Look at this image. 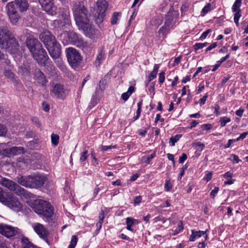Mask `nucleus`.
<instances>
[{
  "mask_svg": "<svg viewBox=\"0 0 248 248\" xmlns=\"http://www.w3.org/2000/svg\"><path fill=\"white\" fill-rule=\"evenodd\" d=\"M54 24L55 26H58L60 30L64 31L60 34V39L64 45L71 44L83 50H87L90 47V44L84 42L80 36L70 30V20L68 16L65 15L62 21L55 20Z\"/></svg>",
  "mask_w": 248,
  "mask_h": 248,
  "instance_id": "f257e3e1",
  "label": "nucleus"
},
{
  "mask_svg": "<svg viewBox=\"0 0 248 248\" xmlns=\"http://www.w3.org/2000/svg\"><path fill=\"white\" fill-rule=\"evenodd\" d=\"M73 12L76 24L79 29L82 30L87 36L91 37L95 33V30L89 23L87 11L83 3H75L73 5Z\"/></svg>",
  "mask_w": 248,
  "mask_h": 248,
  "instance_id": "f03ea898",
  "label": "nucleus"
},
{
  "mask_svg": "<svg viewBox=\"0 0 248 248\" xmlns=\"http://www.w3.org/2000/svg\"><path fill=\"white\" fill-rule=\"evenodd\" d=\"M40 39L44 44L50 56L56 60L60 68L63 67V62L60 55L61 46L56 41L55 37L48 31H44L40 35Z\"/></svg>",
  "mask_w": 248,
  "mask_h": 248,
  "instance_id": "7ed1b4c3",
  "label": "nucleus"
},
{
  "mask_svg": "<svg viewBox=\"0 0 248 248\" xmlns=\"http://www.w3.org/2000/svg\"><path fill=\"white\" fill-rule=\"evenodd\" d=\"M26 46L38 64L45 66L48 57L41 44L37 39L30 38L27 39Z\"/></svg>",
  "mask_w": 248,
  "mask_h": 248,
  "instance_id": "20e7f679",
  "label": "nucleus"
},
{
  "mask_svg": "<svg viewBox=\"0 0 248 248\" xmlns=\"http://www.w3.org/2000/svg\"><path fill=\"white\" fill-rule=\"evenodd\" d=\"M0 47L7 49L11 53H16L19 47L13 33L3 26H0Z\"/></svg>",
  "mask_w": 248,
  "mask_h": 248,
  "instance_id": "39448f33",
  "label": "nucleus"
},
{
  "mask_svg": "<svg viewBox=\"0 0 248 248\" xmlns=\"http://www.w3.org/2000/svg\"><path fill=\"white\" fill-rule=\"evenodd\" d=\"M29 6L27 0H15L7 4V13L12 24H16L19 18L17 10L24 12L28 9Z\"/></svg>",
  "mask_w": 248,
  "mask_h": 248,
  "instance_id": "423d86ee",
  "label": "nucleus"
},
{
  "mask_svg": "<svg viewBox=\"0 0 248 248\" xmlns=\"http://www.w3.org/2000/svg\"><path fill=\"white\" fill-rule=\"evenodd\" d=\"M31 207L38 215L46 218L50 217L53 214V207L47 201L37 199L31 203Z\"/></svg>",
  "mask_w": 248,
  "mask_h": 248,
  "instance_id": "0eeeda50",
  "label": "nucleus"
},
{
  "mask_svg": "<svg viewBox=\"0 0 248 248\" xmlns=\"http://www.w3.org/2000/svg\"><path fill=\"white\" fill-rule=\"evenodd\" d=\"M46 180L45 176L36 174L28 177L20 176L18 178V182L23 186H31L32 184L40 186L44 185Z\"/></svg>",
  "mask_w": 248,
  "mask_h": 248,
  "instance_id": "6e6552de",
  "label": "nucleus"
},
{
  "mask_svg": "<svg viewBox=\"0 0 248 248\" xmlns=\"http://www.w3.org/2000/svg\"><path fill=\"white\" fill-rule=\"evenodd\" d=\"M66 54L69 64L76 68L80 63L82 57L79 53L73 47H69L66 49Z\"/></svg>",
  "mask_w": 248,
  "mask_h": 248,
  "instance_id": "1a4fd4ad",
  "label": "nucleus"
},
{
  "mask_svg": "<svg viewBox=\"0 0 248 248\" xmlns=\"http://www.w3.org/2000/svg\"><path fill=\"white\" fill-rule=\"evenodd\" d=\"M31 227L39 237L48 243V237L49 235V232L44 225L39 223L35 222L31 224Z\"/></svg>",
  "mask_w": 248,
  "mask_h": 248,
  "instance_id": "9d476101",
  "label": "nucleus"
},
{
  "mask_svg": "<svg viewBox=\"0 0 248 248\" xmlns=\"http://www.w3.org/2000/svg\"><path fill=\"white\" fill-rule=\"evenodd\" d=\"M51 94L58 98L64 99L68 94V91L60 84H56L52 87L50 91Z\"/></svg>",
  "mask_w": 248,
  "mask_h": 248,
  "instance_id": "9b49d317",
  "label": "nucleus"
},
{
  "mask_svg": "<svg viewBox=\"0 0 248 248\" xmlns=\"http://www.w3.org/2000/svg\"><path fill=\"white\" fill-rule=\"evenodd\" d=\"M96 5L97 6L96 12L98 14L96 22L97 23H100L103 21V18L105 16V13L108 5L106 0H101L97 2Z\"/></svg>",
  "mask_w": 248,
  "mask_h": 248,
  "instance_id": "f8f14e48",
  "label": "nucleus"
},
{
  "mask_svg": "<svg viewBox=\"0 0 248 248\" xmlns=\"http://www.w3.org/2000/svg\"><path fill=\"white\" fill-rule=\"evenodd\" d=\"M39 1L43 10L48 14L52 15L55 13L53 0H39Z\"/></svg>",
  "mask_w": 248,
  "mask_h": 248,
  "instance_id": "ddd939ff",
  "label": "nucleus"
},
{
  "mask_svg": "<svg viewBox=\"0 0 248 248\" xmlns=\"http://www.w3.org/2000/svg\"><path fill=\"white\" fill-rule=\"evenodd\" d=\"M15 228L4 224H0V233L7 237H11L16 234Z\"/></svg>",
  "mask_w": 248,
  "mask_h": 248,
  "instance_id": "4468645a",
  "label": "nucleus"
},
{
  "mask_svg": "<svg viewBox=\"0 0 248 248\" xmlns=\"http://www.w3.org/2000/svg\"><path fill=\"white\" fill-rule=\"evenodd\" d=\"M7 146L6 148H7L8 153L6 152L7 151H4V150H2L3 152L2 154L9 155H16L17 154H19L22 153L24 152V149L23 147H13L11 148L10 149H8V145L6 144Z\"/></svg>",
  "mask_w": 248,
  "mask_h": 248,
  "instance_id": "2eb2a0df",
  "label": "nucleus"
},
{
  "mask_svg": "<svg viewBox=\"0 0 248 248\" xmlns=\"http://www.w3.org/2000/svg\"><path fill=\"white\" fill-rule=\"evenodd\" d=\"M173 24L171 23V20L169 18L165 21V25L159 30V33L163 35L167 34L169 31L172 28Z\"/></svg>",
  "mask_w": 248,
  "mask_h": 248,
  "instance_id": "dca6fc26",
  "label": "nucleus"
},
{
  "mask_svg": "<svg viewBox=\"0 0 248 248\" xmlns=\"http://www.w3.org/2000/svg\"><path fill=\"white\" fill-rule=\"evenodd\" d=\"M35 79L39 84L42 86L46 85L47 82L44 73L40 70H38L36 72Z\"/></svg>",
  "mask_w": 248,
  "mask_h": 248,
  "instance_id": "f3484780",
  "label": "nucleus"
},
{
  "mask_svg": "<svg viewBox=\"0 0 248 248\" xmlns=\"http://www.w3.org/2000/svg\"><path fill=\"white\" fill-rule=\"evenodd\" d=\"M9 189L12 191H14L15 193L17 195L20 196H24L25 197H27L29 196V194L28 192L25 190L22 187H8Z\"/></svg>",
  "mask_w": 248,
  "mask_h": 248,
  "instance_id": "a211bd4d",
  "label": "nucleus"
},
{
  "mask_svg": "<svg viewBox=\"0 0 248 248\" xmlns=\"http://www.w3.org/2000/svg\"><path fill=\"white\" fill-rule=\"evenodd\" d=\"M105 59V53L103 48L100 49L98 51L96 59L94 62V64L96 66H98L104 61Z\"/></svg>",
  "mask_w": 248,
  "mask_h": 248,
  "instance_id": "6ab92c4d",
  "label": "nucleus"
},
{
  "mask_svg": "<svg viewBox=\"0 0 248 248\" xmlns=\"http://www.w3.org/2000/svg\"><path fill=\"white\" fill-rule=\"evenodd\" d=\"M207 231V230H206L205 231H196L194 230H192V233L189 237V241H194L196 238L200 237L202 235L205 234L206 233Z\"/></svg>",
  "mask_w": 248,
  "mask_h": 248,
  "instance_id": "aec40b11",
  "label": "nucleus"
},
{
  "mask_svg": "<svg viewBox=\"0 0 248 248\" xmlns=\"http://www.w3.org/2000/svg\"><path fill=\"white\" fill-rule=\"evenodd\" d=\"M8 202L9 206L14 210H18L21 208V203L16 198H12Z\"/></svg>",
  "mask_w": 248,
  "mask_h": 248,
  "instance_id": "412c9836",
  "label": "nucleus"
},
{
  "mask_svg": "<svg viewBox=\"0 0 248 248\" xmlns=\"http://www.w3.org/2000/svg\"><path fill=\"white\" fill-rule=\"evenodd\" d=\"M135 88L133 86H130L126 92L123 93L122 94V98L124 101H126L132 93L134 92Z\"/></svg>",
  "mask_w": 248,
  "mask_h": 248,
  "instance_id": "4be33fe9",
  "label": "nucleus"
},
{
  "mask_svg": "<svg viewBox=\"0 0 248 248\" xmlns=\"http://www.w3.org/2000/svg\"><path fill=\"white\" fill-rule=\"evenodd\" d=\"M0 183L2 186H15V183L12 180L5 178L0 177Z\"/></svg>",
  "mask_w": 248,
  "mask_h": 248,
  "instance_id": "5701e85b",
  "label": "nucleus"
},
{
  "mask_svg": "<svg viewBox=\"0 0 248 248\" xmlns=\"http://www.w3.org/2000/svg\"><path fill=\"white\" fill-rule=\"evenodd\" d=\"M155 156V152H153L150 155H145L142 156L141 160L142 162L149 164L150 160Z\"/></svg>",
  "mask_w": 248,
  "mask_h": 248,
  "instance_id": "b1692460",
  "label": "nucleus"
},
{
  "mask_svg": "<svg viewBox=\"0 0 248 248\" xmlns=\"http://www.w3.org/2000/svg\"><path fill=\"white\" fill-rule=\"evenodd\" d=\"M105 216H104V212L103 210H101L99 216V221L96 223V227L97 230L99 231L101 229L102 227V224L104 221Z\"/></svg>",
  "mask_w": 248,
  "mask_h": 248,
  "instance_id": "393cba45",
  "label": "nucleus"
},
{
  "mask_svg": "<svg viewBox=\"0 0 248 248\" xmlns=\"http://www.w3.org/2000/svg\"><path fill=\"white\" fill-rule=\"evenodd\" d=\"M135 221H137V220L133 218L128 217L126 218V224L127 225L126 229L128 230L133 231V229L131 228V227L135 224Z\"/></svg>",
  "mask_w": 248,
  "mask_h": 248,
  "instance_id": "a878e982",
  "label": "nucleus"
},
{
  "mask_svg": "<svg viewBox=\"0 0 248 248\" xmlns=\"http://www.w3.org/2000/svg\"><path fill=\"white\" fill-rule=\"evenodd\" d=\"M182 137V135L177 134L174 136H172L169 140V144L171 146H174L175 143L177 142Z\"/></svg>",
  "mask_w": 248,
  "mask_h": 248,
  "instance_id": "bb28decb",
  "label": "nucleus"
},
{
  "mask_svg": "<svg viewBox=\"0 0 248 248\" xmlns=\"http://www.w3.org/2000/svg\"><path fill=\"white\" fill-rule=\"evenodd\" d=\"M211 4L209 3H207L202 9L201 12V16H204L207 13L211 11Z\"/></svg>",
  "mask_w": 248,
  "mask_h": 248,
  "instance_id": "cd10ccee",
  "label": "nucleus"
},
{
  "mask_svg": "<svg viewBox=\"0 0 248 248\" xmlns=\"http://www.w3.org/2000/svg\"><path fill=\"white\" fill-rule=\"evenodd\" d=\"M242 0H236L232 6V12L240 11Z\"/></svg>",
  "mask_w": 248,
  "mask_h": 248,
  "instance_id": "c85d7f7f",
  "label": "nucleus"
},
{
  "mask_svg": "<svg viewBox=\"0 0 248 248\" xmlns=\"http://www.w3.org/2000/svg\"><path fill=\"white\" fill-rule=\"evenodd\" d=\"M231 122V118L228 117H221L219 120V123L221 127H224L225 125Z\"/></svg>",
  "mask_w": 248,
  "mask_h": 248,
  "instance_id": "c756f323",
  "label": "nucleus"
},
{
  "mask_svg": "<svg viewBox=\"0 0 248 248\" xmlns=\"http://www.w3.org/2000/svg\"><path fill=\"white\" fill-rule=\"evenodd\" d=\"M22 242L24 244L23 248H35L36 246L34 245L32 243L29 242L27 238L23 239Z\"/></svg>",
  "mask_w": 248,
  "mask_h": 248,
  "instance_id": "7c9ffc66",
  "label": "nucleus"
},
{
  "mask_svg": "<svg viewBox=\"0 0 248 248\" xmlns=\"http://www.w3.org/2000/svg\"><path fill=\"white\" fill-rule=\"evenodd\" d=\"M51 140L52 143L54 145L57 146L59 143V136L57 134L53 133L51 136Z\"/></svg>",
  "mask_w": 248,
  "mask_h": 248,
  "instance_id": "2f4dec72",
  "label": "nucleus"
},
{
  "mask_svg": "<svg viewBox=\"0 0 248 248\" xmlns=\"http://www.w3.org/2000/svg\"><path fill=\"white\" fill-rule=\"evenodd\" d=\"M120 14L119 13H114L112 16L111 23L112 24H116L117 21L119 20Z\"/></svg>",
  "mask_w": 248,
  "mask_h": 248,
  "instance_id": "473e14b6",
  "label": "nucleus"
},
{
  "mask_svg": "<svg viewBox=\"0 0 248 248\" xmlns=\"http://www.w3.org/2000/svg\"><path fill=\"white\" fill-rule=\"evenodd\" d=\"M78 242V238L75 235H73L71 240L70 244L69 245V248H75Z\"/></svg>",
  "mask_w": 248,
  "mask_h": 248,
  "instance_id": "72a5a7b5",
  "label": "nucleus"
},
{
  "mask_svg": "<svg viewBox=\"0 0 248 248\" xmlns=\"http://www.w3.org/2000/svg\"><path fill=\"white\" fill-rule=\"evenodd\" d=\"M234 13V21L235 23L237 26H239V20L241 15L240 14V11L233 12Z\"/></svg>",
  "mask_w": 248,
  "mask_h": 248,
  "instance_id": "f704fd0d",
  "label": "nucleus"
},
{
  "mask_svg": "<svg viewBox=\"0 0 248 248\" xmlns=\"http://www.w3.org/2000/svg\"><path fill=\"white\" fill-rule=\"evenodd\" d=\"M115 146L114 145H109V146H101L100 147L101 150L104 152L106 151H108L111 150L112 149L115 148Z\"/></svg>",
  "mask_w": 248,
  "mask_h": 248,
  "instance_id": "c9c22d12",
  "label": "nucleus"
},
{
  "mask_svg": "<svg viewBox=\"0 0 248 248\" xmlns=\"http://www.w3.org/2000/svg\"><path fill=\"white\" fill-rule=\"evenodd\" d=\"M165 72H161L159 74L158 76V82L160 84L163 83L165 79Z\"/></svg>",
  "mask_w": 248,
  "mask_h": 248,
  "instance_id": "e433bc0d",
  "label": "nucleus"
},
{
  "mask_svg": "<svg viewBox=\"0 0 248 248\" xmlns=\"http://www.w3.org/2000/svg\"><path fill=\"white\" fill-rule=\"evenodd\" d=\"M230 159L232 161L233 163H238L241 161V160L239 159V157L237 155L232 154L231 155V157Z\"/></svg>",
  "mask_w": 248,
  "mask_h": 248,
  "instance_id": "4c0bfd02",
  "label": "nucleus"
},
{
  "mask_svg": "<svg viewBox=\"0 0 248 248\" xmlns=\"http://www.w3.org/2000/svg\"><path fill=\"white\" fill-rule=\"evenodd\" d=\"M207 45V43H196L194 45V48L195 50H198L200 49H201L202 48H203L204 47L206 46Z\"/></svg>",
  "mask_w": 248,
  "mask_h": 248,
  "instance_id": "58836bf2",
  "label": "nucleus"
},
{
  "mask_svg": "<svg viewBox=\"0 0 248 248\" xmlns=\"http://www.w3.org/2000/svg\"><path fill=\"white\" fill-rule=\"evenodd\" d=\"M211 32V30L210 29L207 30L206 31H205L202 33V34L200 37V40L201 41L204 40L206 38L208 34Z\"/></svg>",
  "mask_w": 248,
  "mask_h": 248,
  "instance_id": "ea45409f",
  "label": "nucleus"
},
{
  "mask_svg": "<svg viewBox=\"0 0 248 248\" xmlns=\"http://www.w3.org/2000/svg\"><path fill=\"white\" fill-rule=\"evenodd\" d=\"M7 131V130L6 127L2 124H0V136H5Z\"/></svg>",
  "mask_w": 248,
  "mask_h": 248,
  "instance_id": "a19ab883",
  "label": "nucleus"
},
{
  "mask_svg": "<svg viewBox=\"0 0 248 248\" xmlns=\"http://www.w3.org/2000/svg\"><path fill=\"white\" fill-rule=\"evenodd\" d=\"M88 156V155L87 151H85L84 152H82L80 155V161L81 162L84 161L87 158Z\"/></svg>",
  "mask_w": 248,
  "mask_h": 248,
  "instance_id": "79ce46f5",
  "label": "nucleus"
},
{
  "mask_svg": "<svg viewBox=\"0 0 248 248\" xmlns=\"http://www.w3.org/2000/svg\"><path fill=\"white\" fill-rule=\"evenodd\" d=\"M183 230V226L182 225V223L181 221H180L179 223L178 224V226L177 228L174 231V232L173 233V235H176L178 234L180 231Z\"/></svg>",
  "mask_w": 248,
  "mask_h": 248,
  "instance_id": "37998d69",
  "label": "nucleus"
},
{
  "mask_svg": "<svg viewBox=\"0 0 248 248\" xmlns=\"http://www.w3.org/2000/svg\"><path fill=\"white\" fill-rule=\"evenodd\" d=\"M157 74V73L152 71L148 77V81H151L155 79L156 77Z\"/></svg>",
  "mask_w": 248,
  "mask_h": 248,
  "instance_id": "c03bdc74",
  "label": "nucleus"
},
{
  "mask_svg": "<svg viewBox=\"0 0 248 248\" xmlns=\"http://www.w3.org/2000/svg\"><path fill=\"white\" fill-rule=\"evenodd\" d=\"M193 145L194 146L197 147L198 149H200V151H202L204 147V145L200 142H195Z\"/></svg>",
  "mask_w": 248,
  "mask_h": 248,
  "instance_id": "a18cd8bd",
  "label": "nucleus"
},
{
  "mask_svg": "<svg viewBox=\"0 0 248 248\" xmlns=\"http://www.w3.org/2000/svg\"><path fill=\"white\" fill-rule=\"evenodd\" d=\"M141 196H139L135 197L134 199L133 203L135 205L139 204L141 202Z\"/></svg>",
  "mask_w": 248,
  "mask_h": 248,
  "instance_id": "49530a36",
  "label": "nucleus"
},
{
  "mask_svg": "<svg viewBox=\"0 0 248 248\" xmlns=\"http://www.w3.org/2000/svg\"><path fill=\"white\" fill-rule=\"evenodd\" d=\"M214 113L217 116H218L220 114V112L219 111L220 107L218 105H215V106L214 107Z\"/></svg>",
  "mask_w": 248,
  "mask_h": 248,
  "instance_id": "de8ad7c7",
  "label": "nucleus"
},
{
  "mask_svg": "<svg viewBox=\"0 0 248 248\" xmlns=\"http://www.w3.org/2000/svg\"><path fill=\"white\" fill-rule=\"evenodd\" d=\"M212 177V172H208L204 177V179L207 182L211 180Z\"/></svg>",
  "mask_w": 248,
  "mask_h": 248,
  "instance_id": "09e8293b",
  "label": "nucleus"
},
{
  "mask_svg": "<svg viewBox=\"0 0 248 248\" xmlns=\"http://www.w3.org/2000/svg\"><path fill=\"white\" fill-rule=\"evenodd\" d=\"M248 133L247 132L243 133L242 134H241L240 135V136L238 138H237L236 139H235L236 141H238L240 140H243L246 137V136L248 135Z\"/></svg>",
  "mask_w": 248,
  "mask_h": 248,
  "instance_id": "8fccbe9b",
  "label": "nucleus"
},
{
  "mask_svg": "<svg viewBox=\"0 0 248 248\" xmlns=\"http://www.w3.org/2000/svg\"><path fill=\"white\" fill-rule=\"evenodd\" d=\"M201 127L203 130H208L212 128V125L211 124H203L202 125Z\"/></svg>",
  "mask_w": 248,
  "mask_h": 248,
  "instance_id": "3c124183",
  "label": "nucleus"
},
{
  "mask_svg": "<svg viewBox=\"0 0 248 248\" xmlns=\"http://www.w3.org/2000/svg\"><path fill=\"white\" fill-rule=\"evenodd\" d=\"M207 97L208 94L207 93H206L201 99H200V103L201 106H202L205 104Z\"/></svg>",
  "mask_w": 248,
  "mask_h": 248,
  "instance_id": "603ef678",
  "label": "nucleus"
},
{
  "mask_svg": "<svg viewBox=\"0 0 248 248\" xmlns=\"http://www.w3.org/2000/svg\"><path fill=\"white\" fill-rule=\"evenodd\" d=\"M7 146L6 143H0V153H2V150L7 151L6 146ZM8 153V151H6Z\"/></svg>",
  "mask_w": 248,
  "mask_h": 248,
  "instance_id": "864d4df0",
  "label": "nucleus"
},
{
  "mask_svg": "<svg viewBox=\"0 0 248 248\" xmlns=\"http://www.w3.org/2000/svg\"><path fill=\"white\" fill-rule=\"evenodd\" d=\"M244 111V109L242 108H240L239 109H238L235 112V114L237 116L240 117H241L243 115V113Z\"/></svg>",
  "mask_w": 248,
  "mask_h": 248,
  "instance_id": "5fc2aeb1",
  "label": "nucleus"
},
{
  "mask_svg": "<svg viewBox=\"0 0 248 248\" xmlns=\"http://www.w3.org/2000/svg\"><path fill=\"white\" fill-rule=\"evenodd\" d=\"M218 191V187H215V189L211 191L210 193V196L214 198L215 197V195L217 193Z\"/></svg>",
  "mask_w": 248,
  "mask_h": 248,
  "instance_id": "6e6d98bb",
  "label": "nucleus"
},
{
  "mask_svg": "<svg viewBox=\"0 0 248 248\" xmlns=\"http://www.w3.org/2000/svg\"><path fill=\"white\" fill-rule=\"evenodd\" d=\"M187 158V156L185 154H183L182 156H181L179 159V162L180 163H183Z\"/></svg>",
  "mask_w": 248,
  "mask_h": 248,
  "instance_id": "4d7b16f0",
  "label": "nucleus"
},
{
  "mask_svg": "<svg viewBox=\"0 0 248 248\" xmlns=\"http://www.w3.org/2000/svg\"><path fill=\"white\" fill-rule=\"evenodd\" d=\"M7 195V193L0 187V199L5 198Z\"/></svg>",
  "mask_w": 248,
  "mask_h": 248,
  "instance_id": "13d9d810",
  "label": "nucleus"
},
{
  "mask_svg": "<svg viewBox=\"0 0 248 248\" xmlns=\"http://www.w3.org/2000/svg\"><path fill=\"white\" fill-rule=\"evenodd\" d=\"M217 43H214L212 44L210 46H209L206 49V51H208L211 50V49L215 48L217 46Z\"/></svg>",
  "mask_w": 248,
  "mask_h": 248,
  "instance_id": "bf43d9fd",
  "label": "nucleus"
},
{
  "mask_svg": "<svg viewBox=\"0 0 248 248\" xmlns=\"http://www.w3.org/2000/svg\"><path fill=\"white\" fill-rule=\"evenodd\" d=\"M236 140L235 139L234 140H228V143L225 146V148H228L230 147L232 144V143L236 142Z\"/></svg>",
  "mask_w": 248,
  "mask_h": 248,
  "instance_id": "052dcab7",
  "label": "nucleus"
},
{
  "mask_svg": "<svg viewBox=\"0 0 248 248\" xmlns=\"http://www.w3.org/2000/svg\"><path fill=\"white\" fill-rule=\"evenodd\" d=\"M141 111V108H138V109L137 110V112H136V116L135 117H134V119L135 120L139 119V118L140 117Z\"/></svg>",
  "mask_w": 248,
  "mask_h": 248,
  "instance_id": "680f3d73",
  "label": "nucleus"
},
{
  "mask_svg": "<svg viewBox=\"0 0 248 248\" xmlns=\"http://www.w3.org/2000/svg\"><path fill=\"white\" fill-rule=\"evenodd\" d=\"M91 156L92 157V158L93 159V161H94V162L93 163V164H98V161H97V158H96L95 157V153L94 152H92V153H91Z\"/></svg>",
  "mask_w": 248,
  "mask_h": 248,
  "instance_id": "e2e57ef3",
  "label": "nucleus"
},
{
  "mask_svg": "<svg viewBox=\"0 0 248 248\" xmlns=\"http://www.w3.org/2000/svg\"><path fill=\"white\" fill-rule=\"evenodd\" d=\"M43 110H45V111H48L49 110V106L46 103H44L43 104Z\"/></svg>",
  "mask_w": 248,
  "mask_h": 248,
  "instance_id": "0e129e2a",
  "label": "nucleus"
},
{
  "mask_svg": "<svg viewBox=\"0 0 248 248\" xmlns=\"http://www.w3.org/2000/svg\"><path fill=\"white\" fill-rule=\"evenodd\" d=\"M180 60H181L180 57L176 58L173 61V66L178 64L180 62Z\"/></svg>",
  "mask_w": 248,
  "mask_h": 248,
  "instance_id": "69168bd1",
  "label": "nucleus"
},
{
  "mask_svg": "<svg viewBox=\"0 0 248 248\" xmlns=\"http://www.w3.org/2000/svg\"><path fill=\"white\" fill-rule=\"evenodd\" d=\"M178 80V77L177 76H176L174 78L173 80L172 81L171 86L172 87L176 86Z\"/></svg>",
  "mask_w": 248,
  "mask_h": 248,
  "instance_id": "338daca9",
  "label": "nucleus"
},
{
  "mask_svg": "<svg viewBox=\"0 0 248 248\" xmlns=\"http://www.w3.org/2000/svg\"><path fill=\"white\" fill-rule=\"evenodd\" d=\"M139 175L138 173H136L131 177L130 180L131 181H134L139 177Z\"/></svg>",
  "mask_w": 248,
  "mask_h": 248,
  "instance_id": "774afa93",
  "label": "nucleus"
}]
</instances>
